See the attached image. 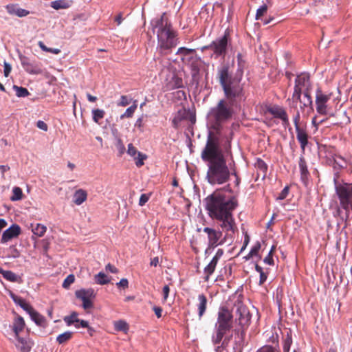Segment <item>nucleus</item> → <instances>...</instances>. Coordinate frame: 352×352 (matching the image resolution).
<instances>
[{"label": "nucleus", "instance_id": "61", "mask_svg": "<svg viewBox=\"0 0 352 352\" xmlns=\"http://www.w3.org/2000/svg\"><path fill=\"white\" fill-rule=\"evenodd\" d=\"M36 126L44 131H47L48 130L47 124L42 120H38L36 122Z\"/></svg>", "mask_w": 352, "mask_h": 352}, {"label": "nucleus", "instance_id": "53", "mask_svg": "<svg viewBox=\"0 0 352 352\" xmlns=\"http://www.w3.org/2000/svg\"><path fill=\"white\" fill-rule=\"evenodd\" d=\"M256 352H278L275 348L272 346L265 345L260 348Z\"/></svg>", "mask_w": 352, "mask_h": 352}, {"label": "nucleus", "instance_id": "23", "mask_svg": "<svg viewBox=\"0 0 352 352\" xmlns=\"http://www.w3.org/2000/svg\"><path fill=\"white\" fill-rule=\"evenodd\" d=\"M198 300L199 303L197 304V309H198V315L199 318H201V317L204 316V313L206 312V308H207V298L204 294H199L198 296Z\"/></svg>", "mask_w": 352, "mask_h": 352}, {"label": "nucleus", "instance_id": "34", "mask_svg": "<svg viewBox=\"0 0 352 352\" xmlns=\"http://www.w3.org/2000/svg\"><path fill=\"white\" fill-rule=\"evenodd\" d=\"M73 334L72 331H65L56 337V342L59 344H64L72 338Z\"/></svg>", "mask_w": 352, "mask_h": 352}, {"label": "nucleus", "instance_id": "22", "mask_svg": "<svg viewBox=\"0 0 352 352\" xmlns=\"http://www.w3.org/2000/svg\"><path fill=\"white\" fill-rule=\"evenodd\" d=\"M76 297L80 300L94 298L96 293L92 288L81 289L75 292Z\"/></svg>", "mask_w": 352, "mask_h": 352}, {"label": "nucleus", "instance_id": "6", "mask_svg": "<svg viewBox=\"0 0 352 352\" xmlns=\"http://www.w3.org/2000/svg\"><path fill=\"white\" fill-rule=\"evenodd\" d=\"M233 324V314L226 307L219 308L217 314V320L215 324V335L212 338L213 344H219L223 337V344H228L232 338V335L226 336L232 329Z\"/></svg>", "mask_w": 352, "mask_h": 352}, {"label": "nucleus", "instance_id": "60", "mask_svg": "<svg viewBox=\"0 0 352 352\" xmlns=\"http://www.w3.org/2000/svg\"><path fill=\"white\" fill-rule=\"evenodd\" d=\"M81 300L82 301V307L85 309H87L93 307V302L91 299H83Z\"/></svg>", "mask_w": 352, "mask_h": 352}, {"label": "nucleus", "instance_id": "40", "mask_svg": "<svg viewBox=\"0 0 352 352\" xmlns=\"http://www.w3.org/2000/svg\"><path fill=\"white\" fill-rule=\"evenodd\" d=\"M46 230L47 228L45 226L41 223H37L35 226V227L32 228V231L35 235H37L38 236L41 237L44 235V234L46 232Z\"/></svg>", "mask_w": 352, "mask_h": 352}, {"label": "nucleus", "instance_id": "32", "mask_svg": "<svg viewBox=\"0 0 352 352\" xmlns=\"http://www.w3.org/2000/svg\"><path fill=\"white\" fill-rule=\"evenodd\" d=\"M333 166L335 169L341 170L346 167V161L341 155H335Z\"/></svg>", "mask_w": 352, "mask_h": 352}, {"label": "nucleus", "instance_id": "46", "mask_svg": "<svg viewBox=\"0 0 352 352\" xmlns=\"http://www.w3.org/2000/svg\"><path fill=\"white\" fill-rule=\"evenodd\" d=\"M261 249V243L260 242H256L252 248L250 252L248 255L247 258H250L258 254L259 250Z\"/></svg>", "mask_w": 352, "mask_h": 352}, {"label": "nucleus", "instance_id": "14", "mask_svg": "<svg viewBox=\"0 0 352 352\" xmlns=\"http://www.w3.org/2000/svg\"><path fill=\"white\" fill-rule=\"evenodd\" d=\"M311 88L310 76L307 73H302L298 75L295 80L294 89L302 91V89Z\"/></svg>", "mask_w": 352, "mask_h": 352}, {"label": "nucleus", "instance_id": "12", "mask_svg": "<svg viewBox=\"0 0 352 352\" xmlns=\"http://www.w3.org/2000/svg\"><path fill=\"white\" fill-rule=\"evenodd\" d=\"M186 120H189L192 123H195L196 121L195 116L192 114L190 111L182 107L175 114L172 120V125L175 129H178L181 126L182 122Z\"/></svg>", "mask_w": 352, "mask_h": 352}, {"label": "nucleus", "instance_id": "41", "mask_svg": "<svg viewBox=\"0 0 352 352\" xmlns=\"http://www.w3.org/2000/svg\"><path fill=\"white\" fill-rule=\"evenodd\" d=\"M13 89L16 91V95L17 97H27L30 95V92L25 87L14 85Z\"/></svg>", "mask_w": 352, "mask_h": 352}, {"label": "nucleus", "instance_id": "20", "mask_svg": "<svg viewBox=\"0 0 352 352\" xmlns=\"http://www.w3.org/2000/svg\"><path fill=\"white\" fill-rule=\"evenodd\" d=\"M299 168L300 171V179L305 186H307L309 177V172L307 169V162L303 156H300L299 159Z\"/></svg>", "mask_w": 352, "mask_h": 352}, {"label": "nucleus", "instance_id": "29", "mask_svg": "<svg viewBox=\"0 0 352 352\" xmlns=\"http://www.w3.org/2000/svg\"><path fill=\"white\" fill-rule=\"evenodd\" d=\"M32 320L38 326L45 327L47 325V322L43 316L40 314L36 311L34 310L29 314Z\"/></svg>", "mask_w": 352, "mask_h": 352}, {"label": "nucleus", "instance_id": "28", "mask_svg": "<svg viewBox=\"0 0 352 352\" xmlns=\"http://www.w3.org/2000/svg\"><path fill=\"white\" fill-rule=\"evenodd\" d=\"M218 261L219 260H217V258L213 257L208 265L205 267L204 271L206 274V277L204 278L206 281L209 280L210 276L214 272Z\"/></svg>", "mask_w": 352, "mask_h": 352}, {"label": "nucleus", "instance_id": "55", "mask_svg": "<svg viewBox=\"0 0 352 352\" xmlns=\"http://www.w3.org/2000/svg\"><path fill=\"white\" fill-rule=\"evenodd\" d=\"M20 307L29 314L34 310V308L30 304L26 302L25 300Z\"/></svg>", "mask_w": 352, "mask_h": 352}, {"label": "nucleus", "instance_id": "27", "mask_svg": "<svg viewBox=\"0 0 352 352\" xmlns=\"http://www.w3.org/2000/svg\"><path fill=\"white\" fill-rule=\"evenodd\" d=\"M24 327L25 321L23 318L21 316H18L15 318L12 326V330L14 332L16 337L19 336V333L23 330Z\"/></svg>", "mask_w": 352, "mask_h": 352}, {"label": "nucleus", "instance_id": "62", "mask_svg": "<svg viewBox=\"0 0 352 352\" xmlns=\"http://www.w3.org/2000/svg\"><path fill=\"white\" fill-rule=\"evenodd\" d=\"M162 292H163V301L164 302H166L168 297V295H169V292H170V288H169V286L168 285H165L164 287H163V289H162Z\"/></svg>", "mask_w": 352, "mask_h": 352}, {"label": "nucleus", "instance_id": "52", "mask_svg": "<svg viewBox=\"0 0 352 352\" xmlns=\"http://www.w3.org/2000/svg\"><path fill=\"white\" fill-rule=\"evenodd\" d=\"M302 91L301 90H297L294 89V92L292 94V100L296 102H299L300 103L302 99H301V95H302Z\"/></svg>", "mask_w": 352, "mask_h": 352}, {"label": "nucleus", "instance_id": "37", "mask_svg": "<svg viewBox=\"0 0 352 352\" xmlns=\"http://www.w3.org/2000/svg\"><path fill=\"white\" fill-rule=\"evenodd\" d=\"M94 280L99 285H106L110 281L107 276L102 272L94 276Z\"/></svg>", "mask_w": 352, "mask_h": 352}, {"label": "nucleus", "instance_id": "26", "mask_svg": "<svg viewBox=\"0 0 352 352\" xmlns=\"http://www.w3.org/2000/svg\"><path fill=\"white\" fill-rule=\"evenodd\" d=\"M87 192L83 189H78L76 190L74 194V203L78 206L81 205L87 200Z\"/></svg>", "mask_w": 352, "mask_h": 352}, {"label": "nucleus", "instance_id": "5", "mask_svg": "<svg viewBox=\"0 0 352 352\" xmlns=\"http://www.w3.org/2000/svg\"><path fill=\"white\" fill-rule=\"evenodd\" d=\"M236 99H221L215 107L210 109L208 116L212 122V129L217 133L221 131L222 124L232 118L234 114V105Z\"/></svg>", "mask_w": 352, "mask_h": 352}, {"label": "nucleus", "instance_id": "16", "mask_svg": "<svg viewBox=\"0 0 352 352\" xmlns=\"http://www.w3.org/2000/svg\"><path fill=\"white\" fill-rule=\"evenodd\" d=\"M21 234V228L19 225L13 224L9 228L6 230L1 237V243H5L13 238L17 237Z\"/></svg>", "mask_w": 352, "mask_h": 352}, {"label": "nucleus", "instance_id": "44", "mask_svg": "<svg viewBox=\"0 0 352 352\" xmlns=\"http://www.w3.org/2000/svg\"><path fill=\"white\" fill-rule=\"evenodd\" d=\"M23 192L19 187H14L12 190V195L10 197L12 201H18L22 199Z\"/></svg>", "mask_w": 352, "mask_h": 352}, {"label": "nucleus", "instance_id": "30", "mask_svg": "<svg viewBox=\"0 0 352 352\" xmlns=\"http://www.w3.org/2000/svg\"><path fill=\"white\" fill-rule=\"evenodd\" d=\"M328 102L320 103L316 104V109L318 114L321 116H329L330 117L333 116V113H330L331 108L329 107Z\"/></svg>", "mask_w": 352, "mask_h": 352}, {"label": "nucleus", "instance_id": "56", "mask_svg": "<svg viewBox=\"0 0 352 352\" xmlns=\"http://www.w3.org/2000/svg\"><path fill=\"white\" fill-rule=\"evenodd\" d=\"M288 193H289V187L288 186H285L282 190V191L280 192L279 195L278 196L277 199L283 200V199H285L286 197L287 196Z\"/></svg>", "mask_w": 352, "mask_h": 352}, {"label": "nucleus", "instance_id": "49", "mask_svg": "<svg viewBox=\"0 0 352 352\" xmlns=\"http://www.w3.org/2000/svg\"><path fill=\"white\" fill-rule=\"evenodd\" d=\"M239 70L240 71V74L243 75V70L245 65V61L243 60V56L241 53H239L236 56Z\"/></svg>", "mask_w": 352, "mask_h": 352}, {"label": "nucleus", "instance_id": "17", "mask_svg": "<svg viewBox=\"0 0 352 352\" xmlns=\"http://www.w3.org/2000/svg\"><path fill=\"white\" fill-rule=\"evenodd\" d=\"M127 153L131 157H133L135 161V165L138 167H141L143 166L144 160L147 157L146 155L138 151L132 144H129L128 145Z\"/></svg>", "mask_w": 352, "mask_h": 352}, {"label": "nucleus", "instance_id": "18", "mask_svg": "<svg viewBox=\"0 0 352 352\" xmlns=\"http://www.w3.org/2000/svg\"><path fill=\"white\" fill-rule=\"evenodd\" d=\"M296 138L300 143V148L302 151V153H305V150L306 146L308 145L309 143V135L306 131L305 129L301 127L298 128L296 129Z\"/></svg>", "mask_w": 352, "mask_h": 352}, {"label": "nucleus", "instance_id": "45", "mask_svg": "<svg viewBox=\"0 0 352 352\" xmlns=\"http://www.w3.org/2000/svg\"><path fill=\"white\" fill-rule=\"evenodd\" d=\"M292 344V336H291V335L287 334L283 340V352H289L290 350Z\"/></svg>", "mask_w": 352, "mask_h": 352}, {"label": "nucleus", "instance_id": "21", "mask_svg": "<svg viewBox=\"0 0 352 352\" xmlns=\"http://www.w3.org/2000/svg\"><path fill=\"white\" fill-rule=\"evenodd\" d=\"M331 93H325L320 87H318L316 90L315 104L328 102L331 99Z\"/></svg>", "mask_w": 352, "mask_h": 352}, {"label": "nucleus", "instance_id": "1", "mask_svg": "<svg viewBox=\"0 0 352 352\" xmlns=\"http://www.w3.org/2000/svg\"><path fill=\"white\" fill-rule=\"evenodd\" d=\"M205 208L209 217L219 222L226 237H232L238 232L233 212L239 204L236 196H227L221 189L213 192L205 200Z\"/></svg>", "mask_w": 352, "mask_h": 352}, {"label": "nucleus", "instance_id": "36", "mask_svg": "<svg viewBox=\"0 0 352 352\" xmlns=\"http://www.w3.org/2000/svg\"><path fill=\"white\" fill-rule=\"evenodd\" d=\"M344 210L345 212L344 217H342L341 219L344 223V227L346 228L349 225L350 221V211L352 212V203L348 204V206H345L344 207L342 208L341 210Z\"/></svg>", "mask_w": 352, "mask_h": 352}, {"label": "nucleus", "instance_id": "54", "mask_svg": "<svg viewBox=\"0 0 352 352\" xmlns=\"http://www.w3.org/2000/svg\"><path fill=\"white\" fill-rule=\"evenodd\" d=\"M150 195L148 194H142L140 198L139 199V205L140 206H143L149 199Z\"/></svg>", "mask_w": 352, "mask_h": 352}, {"label": "nucleus", "instance_id": "7", "mask_svg": "<svg viewBox=\"0 0 352 352\" xmlns=\"http://www.w3.org/2000/svg\"><path fill=\"white\" fill-rule=\"evenodd\" d=\"M235 311L233 315L236 327L234 329L235 333L241 334L243 338L245 336V331L250 324L252 315L248 308L239 302L234 305Z\"/></svg>", "mask_w": 352, "mask_h": 352}, {"label": "nucleus", "instance_id": "42", "mask_svg": "<svg viewBox=\"0 0 352 352\" xmlns=\"http://www.w3.org/2000/svg\"><path fill=\"white\" fill-rule=\"evenodd\" d=\"M1 274L3 275V278L8 280L12 282H16L18 280V276L12 271L3 270Z\"/></svg>", "mask_w": 352, "mask_h": 352}, {"label": "nucleus", "instance_id": "13", "mask_svg": "<svg viewBox=\"0 0 352 352\" xmlns=\"http://www.w3.org/2000/svg\"><path fill=\"white\" fill-rule=\"evenodd\" d=\"M21 63L23 69L30 74H41L43 69L40 63L31 60L28 57L25 56H19Z\"/></svg>", "mask_w": 352, "mask_h": 352}, {"label": "nucleus", "instance_id": "11", "mask_svg": "<svg viewBox=\"0 0 352 352\" xmlns=\"http://www.w3.org/2000/svg\"><path fill=\"white\" fill-rule=\"evenodd\" d=\"M267 112L272 114L274 118L281 120L282 124L285 128L292 130L288 115L285 109L278 105H273L267 108Z\"/></svg>", "mask_w": 352, "mask_h": 352}, {"label": "nucleus", "instance_id": "33", "mask_svg": "<svg viewBox=\"0 0 352 352\" xmlns=\"http://www.w3.org/2000/svg\"><path fill=\"white\" fill-rule=\"evenodd\" d=\"M113 326L116 331H122L125 333H126L129 329L128 323L123 320L114 321Z\"/></svg>", "mask_w": 352, "mask_h": 352}, {"label": "nucleus", "instance_id": "31", "mask_svg": "<svg viewBox=\"0 0 352 352\" xmlns=\"http://www.w3.org/2000/svg\"><path fill=\"white\" fill-rule=\"evenodd\" d=\"M63 320L67 326H71L74 324L76 328H79L78 322L80 319L78 318V314L76 312L74 311L71 315L65 316Z\"/></svg>", "mask_w": 352, "mask_h": 352}, {"label": "nucleus", "instance_id": "15", "mask_svg": "<svg viewBox=\"0 0 352 352\" xmlns=\"http://www.w3.org/2000/svg\"><path fill=\"white\" fill-rule=\"evenodd\" d=\"M167 90H173L183 87V80L174 72H170L169 77L166 79Z\"/></svg>", "mask_w": 352, "mask_h": 352}, {"label": "nucleus", "instance_id": "38", "mask_svg": "<svg viewBox=\"0 0 352 352\" xmlns=\"http://www.w3.org/2000/svg\"><path fill=\"white\" fill-rule=\"evenodd\" d=\"M105 115V111L103 109H95L92 110L93 120L99 124L100 120L102 119Z\"/></svg>", "mask_w": 352, "mask_h": 352}, {"label": "nucleus", "instance_id": "57", "mask_svg": "<svg viewBox=\"0 0 352 352\" xmlns=\"http://www.w3.org/2000/svg\"><path fill=\"white\" fill-rule=\"evenodd\" d=\"M300 112L297 111L296 113V114L294 116V118H293V121H294L296 129H297V127L298 128H301L300 126Z\"/></svg>", "mask_w": 352, "mask_h": 352}, {"label": "nucleus", "instance_id": "59", "mask_svg": "<svg viewBox=\"0 0 352 352\" xmlns=\"http://www.w3.org/2000/svg\"><path fill=\"white\" fill-rule=\"evenodd\" d=\"M231 175H232L235 177V181H234L235 186H239V185L241 182V178L238 175L236 170L232 167H231Z\"/></svg>", "mask_w": 352, "mask_h": 352}, {"label": "nucleus", "instance_id": "2", "mask_svg": "<svg viewBox=\"0 0 352 352\" xmlns=\"http://www.w3.org/2000/svg\"><path fill=\"white\" fill-rule=\"evenodd\" d=\"M202 160L207 164L206 179L212 185H221L228 182L231 175V168L226 164L219 137L210 131L206 146L201 153Z\"/></svg>", "mask_w": 352, "mask_h": 352}, {"label": "nucleus", "instance_id": "3", "mask_svg": "<svg viewBox=\"0 0 352 352\" xmlns=\"http://www.w3.org/2000/svg\"><path fill=\"white\" fill-rule=\"evenodd\" d=\"M217 78L226 98H241L243 87L241 84L242 75L233 76L229 64H223L217 69Z\"/></svg>", "mask_w": 352, "mask_h": 352}, {"label": "nucleus", "instance_id": "25", "mask_svg": "<svg viewBox=\"0 0 352 352\" xmlns=\"http://www.w3.org/2000/svg\"><path fill=\"white\" fill-rule=\"evenodd\" d=\"M73 3L72 0H56L51 2V7L54 10L67 9Z\"/></svg>", "mask_w": 352, "mask_h": 352}, {"label": "nucleus", "instance_id": "64", "mask_svg": "<svg viewBox=\"0 0 352 352\" xmlns=\"http://www.w3.org/2000/svg\"><path fill=\"white\" fill-rule=\"evenodd\" d=\"M264 263L268 264L270 265H274V259L272 254L271 253H268L267 256L263 260Z\"/></svg>", "mask_w": 352, "mask_h": 352}, {"label": "nucleus", "instance_id": "8", "mask_svg": "<svg viewBox=\"0 0 352 352\" xmlns=\"http://www.w3.org/2000/svg\"><path fill=\"white\" fill-rule=\"evenodd\" d=\"M230 43V30L227 29L221 37L217 38L211 42L210 44L202 47L201 50L202 52L206 50H212L216 58L220 56L224 57Z\"/></svg>", "mask_w": 352, "mask_h": 352}, {"label": "nucleus", "instance_id": "58", "mask_svg": "<svg viewBox=\"0 0 352 352\" xmlns=\"http://www.w3.org/2000/svg\"><path fill=\"white\" fill-rule=\"evenodd\" d=\"M257 167L258 169H260L263 173H266V171L267 170V164L262 160H258L257 161Z\"/></svg>", "mask_w": 352, "mask_h": 352}, {"label": "nucleus", "instance_id": "39", "mask_svg": "<svg viewBox=\"0 0 352 352\" xmlns=\"http://www.w3.org/2000/svg\"><path fill=\"white\" fill-rule=\"evenodd\" d=\"M136 101H135L134 104L127 108L125 111V112L120 116V119H124V118H131L133 117L136 109H137V104H135Z\"/></svg>", "mask_w": 352, "mask_h": 352}, {"label": "nucleus", "instance_id": "35", "mask_svg": "<svg viewBox=\"0 0 352 352\" xmlns=\"http://www.w3.org/2000/svg\"><path fill=\"white\" fill-rule=\"evenodd\" d=\"M195 52L196 51L195 49H189L185 47H181L177 50L176 54L182 56V60L183 61H186L187 60L186 59V57H188L190 54L195 53Z\"/></svg>", "mask_w": 352, "mask_h": 352}, {"label": "nucleus", "instance_id": "24", "mask_svg": "<svg viewBox=\"0 0 352 352\" xmlns=\"http://www.w3.org/2000/svg\"><path fill=\"white\" fill-rule=\"evenodd\" d=\"M16 348L21 352H30L31 350V344L30 342L26 340L24 338H22L18 336V337H16Z\"/></svg>", "mask_w": 352, "mask_h": 352}, {"label": "nucleus", "instance_id": "63", "mask_svg": "<svg viewBox=\"0 0 352 352\" xmlns=\"http://www.w3.org/2000/svg\"><path fill=\"white\" fill-rule=\"evenodd\" d=\"M117 285L119 287H122L124 289L128 288L129 287V281L126 278H122L119 283H117Z\"/></svg>", "mask_w": 352, "mask_h": 352}, {"label": "nucleus", "instance_id": "50", "mask_svg": "<svg viewBox=\"0 0 352 352\" xmlns=\"http://www.w3.org/2000/svg\"><path fill=\"white\" fill-rule=\"evenodd\" d=\"M10 296L12 299V300L14 302V303L16 304L19 306H21V305H22L25 302L24 299H23L20 296H18L15 295L12 292L10 293Z\"/></svg>", "mask_w": 352, "mask_h": 352}, {"label": "nucleus", "instance_id": "10", "mask_svg": "<svg viewBox=\"0 0 352 352\" xmlns=\"http://www.w3.org/2000/svg\"><path fill=\"white\" fill-rule=\"evenodd\" d=\"M204 233L207 234L208 238V249L217 247L219 245L223 244L228 239H232L234 236L226 237V234L223 236V230H216L213 228L205 227L203 229Z\"/></svg>", "mask_w": 352, "mask_h": 352}, {"label": "nucleus", "instance_id": "9", "mask_svg": "<svg viewBox=\"0 0 352 352\" xmlns=\"http://www.w3.org/2000/svg\"><path fill=\"white\" fill-rule=\"evenodd\" d=\"M335 193L339 203L337 212L338 214L340 215L341 208L352 203V182L336 184Z\"/></svg>", "mask_w": 352, "mask_h": 352}, {"label": "nucleus", "instance_id": "19", "mask_svg": "<svg viewBox=\"0 0 352 352\" xmlns=\"http://www.w3.org/2000/svg\"><path fill=\"white\" fill-rule=\"evenodd\" d=\"M6 9L8 14L17 16L18 17H24L30 14L28 10L20 8L17 4H8L6 6Z\"/></svg>", "mask_w": 352, "mask_h": 352}, {"label": "nucleus", "instance_id": "47", "mask_svg": "<svg viewBox=\"0 0 352 352\" xmlns=\"http://www.w3.org/2000/svg\"><path fill=\"white\" fill-rule=\"evenodd\" d=\"M75 276L74 274L68 275L63 283V287L68 289L69 286L74 282Z\"/></svg>", "mask_w": 352, "mask_h": 352}, {"label": "nucleus", "instance_id": "43", "mask_svg": "<svg viewBox=\"0 0 352 352\" xmlns=\"http://www.w3.org/2000/svg\"><path fill=\"white\" fill-rule=\"evenodd\" d=\"M198 60L199 58L197 56H190L188 57L186 60V61L190 64L191 69L195 73H198L199 71V67L196 63V62H198Z\"/></svg>", "mask_w": 352, "mask_h": 352}, {"label": "nucleus", "instance_id": "48", "mask_svg": "<svg viewBox=\"0 0 352 352\" xmlns=\"http://www.w3.org/2000/svg\"><path fill=\"white\" fill-rule=\"evenodd\" d=\"M267 11V6L266 4H263L257 10L256 13V19H261V16H263Z\"/></svg>", "mask_w": 352, "mask_h": 352}, {"label": "nucleus", "instance_id": "4", "mask_svg": "<svg viewBox=\"0 0 352 352\" xmlns=\"http://www.w3.org/2000/svg\"><path fill=\"white\" fill-rule=\"evenodd\" d=\"M153 32L157 29V49L161 55H166L173 47L177 45V34L172 29L171 24L164 13L160 19L152 21Z\"/></svg>", "mask_w": 352, "mask_h": 352}, {"label": "nucleus", "instance_id": "51", "mask_svg": "<svg viewBox=\"0 0 352 352\" xmlns=\"http://www.w3.org/2000/svg\"><path fill=\"white\" fill-rule=\"evenodd\" d=\"M131 102V100L129 99L126 96H121L120 101L118 102V106L126 107Z\"/></svg>", "mask_w": 352, "mask_h": 352}]
</instances>
